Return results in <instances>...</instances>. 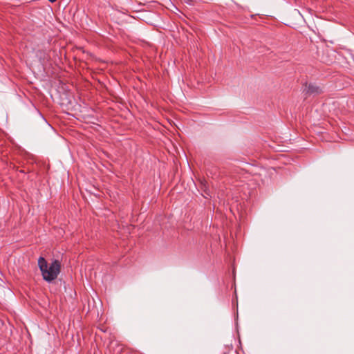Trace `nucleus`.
Returning a JSON list of instances; mask_svg holds the SVG:
<instances>
[{"label": "nucleus", "instance_id": "f257e3e1", "mask_svg": "<svg viewBox=\"0 0 354 354\" xmlns=\"http://www.w3.org/2000/svg\"><path fill=\"white\" fill-rule=\"evenodd\" d=\"M38 266L43 279L48 282L55 280L60 272V264L56 260L48 264L44 257H39Z\"/></svg>", "mask_w": 354, "mask_h": 354}, {"label": "nucleus", "instance_id": "f03ea898", "mask_svg": "<svg viewBox=\"0 0 354 354\" xmlns=\"http://www.w3.org/2000/svg\"><path fill=\"white\" fill-rule=\"evenodd\" d=\"M322 92L321 88L315 84H309L307 86V93L309 94H319Z\"/></svg>", "mask_w": 354, "mask_h": 354}, {"label": "nucleus", "instance_id": "7ed1b4c3", "mask_svg": "<svg viewBox=\"0 0 354 354\" xmlns=\"http://www.w3.org/2000/svg\"><path fill=\"white\" fill-rule=\"evenodd\" d=\"M183 2L186 3L189 5L193 4V0H181Z\"/></svg>", "mask_w": 354, "mask_h": 354}, {"label": "nucleus", "instance_id": "20e7f679", "mask_svg": "<svg viewBox=\"0 0 354 354\" xmlns=\"http://www.w3.org/2000/svg\"><path fill=\"white\" fill-rule=\"evenodd\" d=\"M48 1H49L50 2L53 3V2H55L56 0H48Z\"/></svg>", "mask_w": 354, "mask_h": 354}]
</instances>
